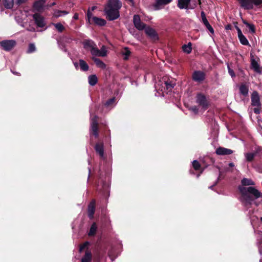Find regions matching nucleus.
Instances as JSON below:
<instances>
[{"label": "nucleus", "instance_id": "f257e3e1", "mask_svg": "<svg viewBox=\"0 0 262 262\" xmlns=\"http://www.w3.org/2000/svg\"><path fill=\"white\" fill-rule=\"evenodd\" d=\"M242 185H239L238 189L241 193V201L246 205H251L253 201L262 198V193L255 188L249 186L254 185L253 181H241Z\"/></svg>", "mask_w": 262, "mask_h": 262}, {"label": "nucleus", "instance_id": "f03ea898", "mask_svg": "<svg viewBox=\"0 0 262 262\" xmlns=\"http://www.w3.org/2000/svg\"><path fill=\"white\" fill-rule=\"evenodd\" d=\"M122 6L119 0H108L104 8V12L110 20H113L119 17V10Z\"/></svg>", "mask_w": 262, "mask_h": 262}, {"label": "nucleus", "instance_id": "7ed1b4c3", "mask_svg": "<svg viewBox=\"0 0 262 262\" xmlns=\"http://www.w3.org/2000/svg\"><path fill=\"white\" fill-rule=\"evenodd\" d=\"M83 48L91 51L93 56L104 57L107 54V50L105 46H103L100 50H99L96 44L91 39H85L82 42Z\"/></svg>", "mask_w": 262, "mask_h": 262}, {"label": "nucleus", "instance_id": "20e7f679", "mask_svg": "<svg viewBox=\"0 0 262 262\" xmlns=\"http://www.w3.org/2000/svg\"><path fill=\"white\" fill-rule=\"evenodd\" d=\"M176 85V82L170 80L168 78L163 77L162 80H160L155 86L157 90L167 93L172 90V88Z\"/></svg>", "mask_w": 262, "mask_h": 262}, {"label": "nucleus", "instance_id": "39448f33", "mask_svg": "<svg viewBox=\"0 0 262 262\" xmlns=\"http://www.w3.org/2000/svg\"><path fill=\"white\" fill-rule=\"evenodd\" d=\"M251 104L252 106L254 107L253 108L254 113L256 114H259L260 112L261 104L259 95L256 91H253L251 95Z\"/></svg>", "mask_w": 262, "mask_h": 262}, {"label": "nucleus", "instance_id": "423d86ee", "mask_svg": "<svg viewBox=\"0 0 262 262\" xmlns=\"http://www.w3.org/2000/svg\"><path fill=\"white\" fill-rule=\"evenodd\" d=\"M241 6L246 9H251L254 6H258L262 4V0H238Z\"/></svg>", "mask_w": 262, "mask_h": 262}, {"label": "nucleus", "instance_id": "0eeeda50", "mask_svg": "<svg viewBox=\"0 0 262 262\" xmlns=\"http://www.w3.org/2000/svg\"><path fill=\"white\" fill-rule=\"evenodd\" d=\"M91 115V131L93 133V135L97 138L99 136L98 130V117L94 116L93 117H92V110H90Z\"/></svg>", "mask_w": 262, "mask_h": 262}, {"label": "nucleus", "instance_id": "6e6552de", "mask_svg": "<svg viewBox=\"0 0 262 262\" xmlns=\"http://www.w3.org/2000/svg\"><path fill=\"white\" fill-rule=\"evenodd\" d=\"M14 40H4L0 41V46L5 51H9L12 50L16 45Z\"/></svg>", "mask_w": 262, "mask_h": 262}, {"label": "nucleus", "instance_id": "1a4fd4ad", "mask_svg": "<svg viewBox=\"0 0 262 262\" xmlns=\"http://www.w3.org/2000/svg\"><path fill=\"white\" fill-rule=\"evenodd\" d=\"M196 102L204 110L207 109L208 105V102L205 96L201 93H199L196 95Z\"/></svg>", "mask_w": 262, "mask_h": 262}, {"label": "nucleus", "instance_id": "9d476101", "mask_svg": "<svg viewBox=\"0 0 262 262\" xmlns=\"http://www.w3.org/2000/svg\"><path fill=\"white\" fill-rule=\"evenodd\" d=\"M191 0H178V7L180 9H192L196 7V5L191 6L190 5Z\"/></svg>", "mask_w": 262, "mask_h": 262}, {"label": "nucleus", "instance_id": "9b49d317", "mask_svg": "<svg viewBox=\"0 0 262 262\" xmlns=\"http://www.w3.org/2000/svg\"><path fill=\"white\" fill-rule=\"evenodd\" d=\"M33 18L38 27L43 28L46 26V23L45 18L41 15L35 13L33 14Z\"/></svg>", "mask_w": 262, "mask_h": 262}, {"label": "nucleus", "instance_id": "f8f14e48", "mask_svg": "<svg viewBox=\"0 0 262 262\" xmlns=\"http://www.w3.org/2000/svg\"><path fill=\"white\" fill-rule=\"evenodd\" d=\"M133 23L135 27L138 30H143L146 27V25L141 21L140 17L138 15H135L134 16Z\"/></svg>", "mask_w": 262, "mask_h": 262}, {"label": "nucleus", "instance_id": "ddd939ff", "mask_svg": "<svg viewBox=\"0 0 262 262\" xmlns=\"http://www.w3.org/2000/svg\"><path fill=\"white\" fill-rule=\"evenodd\" d=\"M192 77L193 81L201 83L205 78V74L201 71H195L193 73Z\"/></svg>", "mask_w": 262, "mask_h": 262}, {"label": "nucleus", "instance_id": "4468645a", "mask_svg": "<svg viewBox=\"0 0 262 262\" xmlns=\"http://www.w3.org/2000/svg\"><path fill=\"white\" fill-rule=\"evenodd\" d=\"M172 2V0H156L153 6L155 10L161 9L162 7Z\"/></svg>", "mask_w": 262, "mask_h": 262}, {"label": "nucleus", "instance_id": "2eb2a0df", "mask_svg": "<svg viewBox=\"0 0 262 262\" xmlns=\"http://www.w3.org/2000/svg\"><path fill=\"white\" fill-rule=\"evenodd\" d=\"M96 201L94 199L92 200L88 205V214L90 219H92L96 209Z\"/></svg>", "mask_w": 262, "mask_h": 262}, {"label": "nucleus", "instance_id": "dca6fc26", "mask_svg": "<svg viewBox=\"0 0 262 262\" xmlns=\"http://www.w3.org/2000/svg\"><path fill=\"white\" fill-rule=\"evenodd\" d=\"M201 16L203 24L205 25V26L206 27L208 30L210 32V33L211 34H213L214 32V30L213 28L211 27V26L209 24V22L208 21L204 11H202L201 12Z\"/></svg>", "mask_w": 262, "mask_h": 262}, {"label": "nucleus", "instance_id": "f3484780", "mask_svg": "<svg viewBox=\"0 0 262 262\" xmlns=\"http://www.w3.org/2000/svg\"><path fill=\"white\" fill-rule=\"evenodd\" d=\"M236 29L237 31V36L240 42L243 45H248L249 41L242 33L241 30L237 26L236 27Z\"/></svg>", "mask_w": 262, "mask_h": 262}, {"label": "nucleus", "instance_id": "a211bd4d", "mask_svg": "<svg viewBox=\"0 0 262 262\" xmlns=\"http://www.w3.org/2000/svg\"><path fill=\"white\" fill-rule=\"evenodd\" d=\"M215 152L218 155H229L233 153V151L230 149L220 147L216 149Z\"/></svg>", "mask_w": 262, "mask_h": 262}, {"label": "nucleus", "instance_id": "6ab92c4d", "mask_svg": "<svg viewBox=\"0 0 262 262\" xmlns=\"http://www.w3.org/2000/svg\"><path fill=\"white\" fill-rule=\"evenodd\" d=\"M95 149L101 158H104V145L103 143H97L95 145Z\"/></svg>", "mask_w": 262, "mask_h": 262}, {"label": "nucleus", "instance_id": "aec40b11", "mask_svg": "<svg viewBox=\"0 0 262 262\" xmlns=\"http://www.w3.org/2000/svg\"><path fill=\"white\" fill-rule=\"evenodd\" d=\"M144 29L146 34L149 37L154 39L157 38V34L154 29L151 28V27H145Z\"/></svg>", "mask_w": 262, "mask_h": 262}, {"label": "nucleus", "instance_id": "412c9836", "mask_svg": "<svg viewBox=\"0 0 262 262\" xmlns=\"http://www.w3.org/2000/svg\"><path fill=\"white\" fill-rule=\"evenodd\" d=\"M92 254L90 251L86 250L84 255L82 257L81 262H91Z\"/></svg>", "mask_w": 262, "mask_h": 262}, {"label": "nucleus", "instance_id": "4be33fe9", "mask_svg": "<svg viewBox=\"0 0 262 262\" xmlns=\"http://www.w3.org/2000/svg\"><path fill=\"white\" fill-rule=\"evenodd\" d=\"M45 4V0H38L34 3L33 7L36 11H40L43 9Z\"/></svg>", "mask_w": 262, "mask_h": 262}, {"label": "nucleus", "instance_id": "5701e85b", "mask_svg": "<svg viewBox=\"0 0 262 262\" xmlns=\"http://www.w3.org/2000/svg\"><path fill=\"white\" fill-rule=\"evenodd\" d=\"M92 21L99 26H104L106 23L105 19L97 17H92Z\"/></svg>", "mask_w": 262, "mask_h": 262}, {"label": "nucleus", "instance_id": "b1692460", "mask_svg": "<svg viewBox=\"0 0 262 262\" xmlns=\"http://www.w3.org/2000/svg\"><path fill=\"white\" fill-rule=\"evenodd\" d=\"M251 65L252 68L253 70L256 73H260L261 70L259 67V65L258 62L254 59H251Z\"/></svg>", "mask_w": 262, "mask_h": 262}, {"label": "nucleus", "instance_id": "393cba45", "mask_svg": "<svg viewBox=\"0 0 262 262\" xmlns=\"http://www.w3.org/2000/svg\"><path fill=\"white\" fill-rule=\"evenodd\" d=\"M97 225L95 222H94L91 225L89 232L88 233V235L89 236H93L95 235L97 230Z\"/></svg>", "mask_w": 262, "mask_h": 262}, {"label": "nucleus", "instance_id": "a878e982", "mask_svg": "<svg viewBox=\"0 0 262 262\" xmlns=\"http://www.w3.org/2000/svg\"><path fill=\"white\" fill-rule=\"evenodd\" d=\"M88 82L90 85L94 86L98 82V78L96 75H91L88 77Z\"/></svg>", "mask_w": 262, "mask_h": 262}, {"label": "nucleus", "instance_id": "bb28decb", "mask_svg": "<svg viewBox=\"0 0 262 262\" xmlns=\"http://www.w3.org/2000/svg\"><path fill=\"white\" fill-rule=\"evenodd\" d=\"M239 90L240 93L244 96H247L248 95L249 89L245 84H241L239 88Z\"/></svg>", "mask_w": 262, "mask_h": 262}, {"label": "nucleus", "instance_id": "cd10ccee", "mask_svg": "<svg viewBox=\"0 0 262 262\" xmlns=\"http://www.w3.org/2000/svg\"><path fill=\"white\" fill-rule=\"evenodd\" d=\"M79 62V67L81 71H87L89 70V67L84 60L83 59H80Z\"/></svg>", "mask_w": 262, "mask_h": 262}, {"label": "nucleus", "instance_id": "c85d7f7f", "mask_svg": "<svg viewBox=\"0 0 262 262\" xmlns=\"http://www.w3.org/2000/svg\"><path fill=\"white\" fill-rule=\"evenodd\" d=\"M121 53H122V55L124 56L123 59L124 60H127L128 59V58L131 54V52L128 48L125 47V48H123V49L122 50V51L121 52Z\"/></svg>", "mask_w": 262, "mask_h": 262}, {"label": "nucleus", "instance_id": "c756f323", "mask_svg": "<svg viewBox=\"0 0 262 262\" xmlns=\"http://www.w3.org/2000/svg\"><path fill=\"white\" fill-rule=\"evenodd\" d=\"M93 59L97 67H98L101 69L105 68L106 65L100 59H99V58H93Z\"/></svg>", "mask_w": 262, "mask_h": 262}, {"label": "nucleus", "instance_id": "7c9ffc66", "mask_svg": "<svg viewBox=\"0 0 262 262\" xmlns=\"http://www.w3.org/2000/svg\"><path fill=\"white\" fill-rule=\"evenodd\" d=\"M3 5L7 9H11L13 6V0H3Z\"/></svg>", "mask_w": 262, "mask_h": 262}, {"label": "nucleus", "instance_id": "2f4dec72", "mask_svg": "<svg viewBox=\"0 0 262 262\" xmlns=\"http://www.w3.org/2000/svg\"><path fill=\"white\" fill-rule=\"evenodd\" d=\"M69 12L67 11L56 10L54 13V16L57 18L67 15Z\"/></svg>", "mask_w": 262, "mask_h": 262}, {"label": "nucleus", "instance_id": "473e14b6", "mask_svg": "<svg viewBox=\"0 0 262 262\" xmlns=\"http://www.w3.org/2000/svg\"><path fill=\"white\" fill-rule=\"evenodd\" d=\"M183 50L184 52L189 54L192 51L191 43L189 42L188 45H184L182 47Z\"/></svg>", "mask_w": 262, "mask_h": 262}, {"label": "nucleus", "instance_id": "72a5a7b5", "mask_svg": "<svg viewBox=\"0 0 262 262\" xmlns=\"http://www.w3.org/2000/svg\"><path fill=\"white\" fill-rule=\"evenodd\" d=\"M193 168L196 171H200L201 167L200 163L197 160H194L192 162Z\"/></svg>", "mask_w": 262, "mask_h": 262}, {"label": "nucleus", "instance_id": "f704fd0d", "mask_svg": "<svg viewBox=\"0 0 262 262\" xmlns=\"http://www.w3.org/2000/svg\"><path fill=\"white\" fill-rule=\"evenodd\" d=\"M90 243L89 242H85L84 243L80 245L79 252H81L84 249H88V246H90Z\"/></svg>", "mask_w": 262, "mask_h": 262}, {"label": "nucleus", "instance_id": "c9c22d12", "mask_svg": "<svg viewBox=\"0 0 262 262\" xmlns=\"http://www.w3.org/2000/svg\"><path fill=\"white\" fill-rule=\"evenodd\" d=\"M53 25L59 32H62L64 30V26L60 23L53 24Z\"/></svg>", "mask_w": 262, "mask_h": 262}, {"label": "nucleus", "instance_id": "e433bc0d", "mask_svg": "<svg viewBox=\"0 0 262 262\" xmlns=\"http://www.w3.org/2000/svg\"><path fill=\"white\" fill-rule=\"evenodd\" d=\"M243 23L249 28L251 33L255 32V27L253 24H249L245 20L243 21Z\"/></svg>", "mask_w": 262, "mask_h": 262}, {"label": "nucleus", "instance_id": "4c0bfd02", "mask_svg": "<svg viewBox=\"0 0 262 262\" xmlns=\"http://www.w3.org/2000/svg\"><path fill=\"white\" fill-rule=\"evenodd\" d=\"M36 50L35 46L34 43H30L29 45L27 53H31L34 52Z\"/></svg>", "mask_w": 262, "mask_h": 262}, {"label": "nucleus", "instance_id": "58836bf2", "mask_svg": "<svg viewBox=\"0 0 262 262\" xmlns=\"http://www.w3.org/2000/svg\"><path fill=\"white\" fill-rule=\"evenodd\" d=\"M255 156V154L254 153H247L245 155L247 161H251L253 160L254 157Z\"/></svg>", "mask_w": 262, "mask_h": 262}, {"label": "nucleus", "instance_id": "ea45409f", "mask_svg": "<svg viewBox=\"0 0 262 262\" xmlns=\"http://www.w3.org/2000/svg\"><path fill=\"white\" fill-rule=\"evenodd\" d=\"M115 98H112L109 100H108L106 103H105V105L106 106H111L112 104H114V102H115Z\"/></svg>", "mask_w": 262, "mask_h": 262}, {"label": "nucleus", "instance_id": "a19ab883", "mask_svg": "<svg viewBox=\"0 0 262 262\" xmlns=\"http://www.w3.org/2000/svg\"><path fill=\"white\" fill-rule=\"evenodd\" d=\"M92 17H94V16H93L92 13L89 10H88V12H87V17H88L89 22L90 24L91 23V21H92Z\"/></svg>", "mask_w": 262, "mask_h": 262}, {"label": "nucleus", "instance_id": "79ce46f5", "mask_svg": "<svg viewBox=\"0 0 262 262\" xmlns=\"http://www.w3.org/2000/svg\"><path fill=\"white\" fill-rule=\"evenodd\" d=\"M228 73L229 74V75L232 77H234L235 76V74L234 73V72L233 70H232L230 68V66L229 65H228Z\"/></svg>", "mask_w": 262, "mask_h": 262}, {"label": "nucleus", "instance_id": "37998d69", "mask_svg": "<svg viewBox=\"0 0 262 262\" xmlns=\"http://www.w3.org/2000/svg\"><path fill=\"white\" fill-rule=\"evenodd\" d=\"M191 110H192L195 114H197L198 112V108L196 106H193L191 108Z\"/></svg>", "mask_w": 262, "mask_h": 262}, {"label": "nucleus", "instance_id": "c03bdc74", "mask_svg": "<svg viewBox=\"0 0 262 262\" xmlns=\"http://www.w3.org/2000/svg\"><path fill=\"white\" fill-rule=\"evenodd\" d=\"M73 18L75 20H77L78 19V14L77 13L74 14Z\"/></svg>", "mask_w": 262, "mask_h": 262}, {"label": "nucleus", "instance_id": "a18cd8bd", "mask_svg": "<svg viewBox=\"0 0 262 262\" xmlns=\"http://www.w3.org/2000/svg\"><path fill=\"white\" fill-rule=\"evenodd\" d=\"M74 66L75 67V68L77 69V67H78V63H77V62H74Z\"/></svg>", "mask_w": 262, "mask_h": 262}, {"label": "nucleus", "instance_id": "49530a36", "mask_svg": "<svg viewBox=\"0 0 262 262\" xmlns=\"http://www.w3.org/2000/svg\"><path fill=\"white\" fill-rule=\"evenodd\" d=\"M152 19V17H147V18L145 19L146 20H151Z\"/></svg>", "mask_w": 262, "mask_h": 262}, {"label": "nucleus", "instance_id": "de8ad7c7", "mask_svg": "<svg viewBox=\"0 0 262 262\" xmlns=\"http://www.w3.org/2000/svg\"><path fill=\"white\" fill-rule=\"evenodd\" d=\"M229 166H230V167H233V166H234V164H233V163H229Z\"/></svg>", "mask_w": 262, "mask_h": 262}, {"label": "nucleus", "instance_id": "09e8293b", "mask_svg": "<svg viewBox=\"0 0 262 262\" xmlns=\"http://www.w3.org/2000/svg\"><path fill=\"white\" fill-rule=\"evenodd\" d=\"M105 220H106V221H108L109 223H110L109 219H107L106 217H105Z\"/></svg>", "mask_w": 262, "mask_h": 262}, {"label": "nucleus", "instance_id": "8fccbe9b", "mask_svg": "<svg viewBox=\"0 0 262 262\" xmlns=\"http://www.w3.org/2000/svg\"><path fill=\"white\" fill-rule=\"evenodd\" d=\"M11 72L14 74H15V75H18V73L17 72H13L12 70H11Z\"/></svg>", "mask_w": 262, "mask_h": 262}, {"label": "nucleus", "instance_id": "3c124183", "mask_svg": "<svg viewBox=\"0 0 262 262\" xmlns=\"http://www.w3.org/2000/svg\"><path fill=\"white\" fill-rule=\"evenodd\" d=\"M96 6H93L92 8V11H94L95 9H96Z\"/></svg>", "mask_w": 262, "mask_h": 262}, {"label": "nucleus", "instance_id": "603ef678", "mask_svg": "<svg viewBox=\"0 0 262 262\" xmlns=\"http://www.w3.org/2000/svg\"><path fill=\"white\" fill-rule=\"evenodd\" d=\"M23 2V0H18V3H20Z\"/></svg>", "mask_w": 262, "mask_h": 262}, {"label": "nucleus", "instance_id": "864d4df0", "mask_svg": "<svg viewBox=\"0 0 262 262\" xmlns=\"http://www.w3.org/2000/svg\"><path fill=\"white\" fill-rule=\"evenodd\" d=\"M56 5V3H55V2H54V3H53L52 4L51 6H54V5Z\"/></svg>", "mask_w": 262, "mask_h": 262}, {"label": "nucleus", "instance_id": "5fc2aeb1", "mask_svg": "<svg viewBox=\"0 0 262 262\" xmlns=\"http://www.w3.org/2000/svg\"><path fill=\"white\" fill-rule=\"evenodd\" d=\"M103 184H104V183H105L106 182V181H101Z\"/></svg>", "mask_w": 262, "mask_h": 262}, {"label": "nucleus", "instance_id": "6e6d98bb", "mask_svg": "<svg viewBox=\"0 0 262 262\" xmlns=\"http://www.w3.org/2000/svg\"><path fill=\"white\" fill-rule=\"evenodd\" d=\"M242 180L246 181V180H249L246 178H244Z\"/></svg>", "mask_w": 262, "mask_h": 262}, {"label": "nucleus", "instance_id": "4d7b16f0", "mask_svg": "<svg viewBox=\"0 0 262 262\" xmlns=\"http://www.w3.org/2000/svg\"><path fill=\"white\" fill-rule=\"evenodd\" d=\"M199 3L200 4L201 3V2H200V0H198Z\"/></svg>", "mask_w": 262, "mask_h": 262}, {"label": "nucleus", "instance_id": "13d9d810", "mask_svg": "<svg viewBox=\"0 0 262 262\" xmlns=\"http://www.w3.org/2000/svg\"><path fill=\"white\" fill-rule=\"evenodd\" d=\"M260 220L262 222V217L260 218Z\"/></svg>", "mask_w": 262, "mask_h": 262}, {"label": "nucleus", "instance_id": "bf43d9fd", "mask_svg": "<svg viewBox=\"0 0 262 262\" xmlns=\"http://www.w3.org/2000/svg\"><path fill=\"white\" fill-rule=\"evenodd\" d=\"M260 262H262V260H260Z\"/></svg>", "mask_w": 262, "mask_h": 262}]
</instances>
